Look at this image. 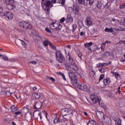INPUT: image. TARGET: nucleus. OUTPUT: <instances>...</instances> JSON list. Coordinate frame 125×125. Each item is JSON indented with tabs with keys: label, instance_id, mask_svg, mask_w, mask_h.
<instances>
[{
	"label": "nucleus",
	"instance_id": "nucleus-1",
	"mask_svg": "<svg viewBox=\"0 0 125 125\" xmlns=\"http://www.w3.org/2000/svg\"><path fill=\"white\" fill-rule=\"evenodd\" d=\"M64 66L66 67L67 71H69L68 73L69 77L72 82V84L76 85L77 83V80L78 79V71H79V67L77 65V63L73 64H70L68 63H64Z\"/></svg>",
	"mask_w": 125,
	"mask_h": 125
},
{
	"label": "nucleus",
	"instance_id": "nucleus-2",
	"mask_svg": "<svg viewBox=\"0 0 125 125\" xmlns=\"http://www.w3.org/2000/svg\"><path fill=\"white\" fill-rule=\"evenodd\" d=\"M90 98L91 99L92 101H93V103L94 104H98L100 105V107L103 108L104 110H107V106L102 101H101V99H99L98 97H96L95 95H91L90 96Z\"/></svg>",
	"mask_w": 125,
	"mask_h": 125
},
{
	"label": "nucleus",
	"instance_id": "nucleus-3",
	"mask_svg": "<svg viewBox=\"0 0 125 125\" xmlns=\"http://www.w3.org/2000/svg\"><path fill=\"white\" fill-rule=\"evenodd\" d=\"M73 113H75V109H72L71 108H65L61 110V114L62 117L65 116H68V115H73Z\"/></svg>",
	"mask_w": 125,
	"mask_h": 125
},
{
	"label": "nucleus",
	"instance_id": "nucleus-4",
	"mask_svg": "<svg viewBox=\"0 0 125 125\" xmlns=\"http://www.w3.org/2000/svg\"><path fill=\"white\" fill-rule=\"evenodd\" d=\"M20 26L21 28L25 29L26 30H31L33 28V25L29 22H26L24 21H21L20 23Z\"/></svg>",
	"mask_w": 125,
	"mask_h": 125
},
{
	"label": "nucleus",
	"instance_id": "nucleus-5",
	"mask_svg": "<svg viewBox=\"0 0 125 125\" xmlns=\"http://www.w3.org/2000/svg\"><path fill=\"white\" fill-rule=\"evenodd\" d=\"M56 59L59 63H63L65 61V57L63 56L61 52L58 50L56 51Z\"/></svg>",
	"mask_w": 125,
	"mask_h": 125
},
{
	"label": "nucleus",
	"instance_id": "nucleus-6",
	"mask_svg": "<svg viewBox=\"0 0 125 125\" xmlns=\"http://www.w3.org/2000/svg\"><path fill=\"white\" fill-rule=\"evenodd\" d=\"M6 3V7L9 10H12L13 8H15V4L13 0H5Z\"/></svg>",
	"mask_w": 125,
	"mask_h": 125
},
{
	"label": "nucleus",
	"instance_id": "nucleus-7",
	"mask_svg": "<svg viewBox=\"0 0 125 125\" xmlns=\"http://www.w3.org/2000/svg\"><path fill=\"white\" fill-rule=\"evenodd\" d=\"M77 83L76 85L73 84V85H75L76 86H77L78 88L80 89V90H83V91H87L88 90V88L87 87V85L83 84V83H78V79H77Z\"/></svg>",
	"mask_w": 125,
	"mask_h": 125
},
{
	"label": "nucleus",
	"instance_id": "nucleus-8",
	"mask_svg": "<svg viewBox=\"0 0 125 125\" xmlns=\"http://www.w3.org/2000/svg\"><path fill=\"white\" fill-rule=\"evenodd\" d=\"M96 115L98 119L99 120H102L103 121H105V115L104 114V113L101 111H98L96 113Z\"/></svg>",
	"mask_w": 125,
	"mask_h": 125
},
{
	"label": "nucleus",
	"instance_id": "nucleus-9",
	"mask_svg": "<svg viewBox=\"0 0 125 125\" xmlns=\"http://www.w3.org/2000/svg\"><path fill=\"white\" fill-rule=\"evenodd\" d=\"M51 26H53L56 31H60V30L62 29V25L61 24H57L56 22L51 23Z\"/></svg>",
	"mask_w": 125,
	"mask_h": 125
},
{
	"label": "nucleus",
	"instance_id": "nucleus-10",
	"mask_svg": "<svg viewBox=\"0 0 125 125\" xmlns=\"http://www.w3.org/2000/svg\"><path fill=\"white\" fill-rule=\"evenodd\" d=\"M33 117L36 120H38V119H39V117H40L41 120H42V112H40L39 110H36L34 111L33 114Z\"/></svg>",
	"mask_w": 125,
	"mask_h": 125
},
{
	"label": "nucleus",
	"instance_id": "nucleus-11",
	"mask_svg": "<svg viewBox=\"0 0 125 125\" xmlns=\"http://www.w3.org/2000/svg\"><path fill=\"white\" fill-rule=\"evenodd\" d=\"M72 11L74 14L79 15L80 13V7L77 5H75L73 6Z\"/></svg>",
	"mask_w": 125,
	"mask_h": 125
},
{
	"label": "nucleus",
	"instance_id": "nucleus-12",
	"mask_svg": "<svg viewBox=\"0 0 125 125\" xmlns=\"http://www.w3.org/2000/svg\"><path fill=\"white\" fill-rule=\"evenodd\" d=\"M66 58H67V59H68L70 62V63L68 64H70V65L76 64V61L74 60V59H73V58H72L71 56H70V53L68 54V55L66 56Z\"/></svg>",
	"mask_w": 125,
	"mask_h": 125
},
{
	"label": "nucleus",
	"instance_id": "nucleus-13",
	"mask_svg": "<svg viewBox=\"0 0 125 125\" xmlns=\"http://www.w3.org/2000/svg\"><path fill=\"white\" fill-rule=\"evenodd\" d=\"M5 16H6L9 20H12L13 18V14L11 12H7L5 14Z\"/></svg>",
	"mask_w": 125,
	"mask_h": 125
},
{
	"label": "nucleus",
	"instance_id": "nucleus-14",
	"mask_svg": "<svg viewBox=\"0 0 125 125\" xmlns=\"http://www.w3.org/2000/svg\"><path fill=\"white\" fill-rule=\"evenodd\" d=\"M42 106V103L38 102L35 104L34 108L35 109H40Z\"/></svg>",
	"mask_w": 125,
	"mask_h": 125
},
{
	"label": "nucleus",
	"instance_id": "nucleus-15",
	"mask_svg": "<svg viewBox=\"0 0 125 125\" xmlns=\"http://www.w3.org/2000/svg\"><path fill=\"white\" fill-rule=\"evenodd\" d=\"M103 83H104V85H105V86L109 85V84H110V83H111V80H110V78L109 77H107L104 79Z\"/></svg>",
	"mask_w": 125,
	"mask_h": 125
},
{
	"label": "nucleus",
	"instance_id": "nucleus-16",
	"mask_svg": "<svg viewBox=\"0 0 125 125\" xmlns=\"http://www.w3.org/2000/svg\"><path fill=\"white\" fill-rule=\"evenodd\" d=\"M73 18L70 16V15L68 14L67 16V18L65 19V21L66 23H69L70 22V23H73Z\"/></svg>",
	"mask_w": 125,
	"mask_h": 125
},
{
	"label": "nucleus",
	"instance_id": "nucleus-17",
	"mask_svg": "<svg viewBox=\"0 0 125 125\" xmlns=\"http://www.w3.org/2000/svg\"><path fill=\"white\" fill-rule=\"evenodd\" d=\"M85 22L86 23V25L87 26H90L91 24H92V21H91V20L90 19V18L87 17L85 19Z\"/></svg>",
	"mask_w": 125,
	"mask_h": 125
},
{
	"label": "nucleus",
	"instance_id": "nucleus-18",
	"mask_svg": "<svg viewBox=\"0 0 125 125\" xmlns=\"http://www.w3.org/2000/svg\"><path fill=\"white\" fill-rule=\"evenodd\" d=\"M105 124H106L107 125H112V120L110 118L107 117L105 118Z\"/></svg>",
	"mask_w": 125,
	"mask_h": 125
},
{
	"label": "nucleus",
	"instance_id": "nucleus-19",
	"mask_svg": "<svg viewBox=\"0 0 125 125\" xmlns=\"http://www.w3.org/2000/svg\"><path fill=\"white\" fill-rule=\"evenodd\" d=\"M45 6L46 8H49V6L50 7H52V6H53V5L52 4V3L51 2V1H47L46 4H45Z\"/></svg>",
	"mask_w": 125,
	"mask_h": 125
},
{
	"label": "nucleus",
	"instance_id": "nucleus-20",
	"mask_svg": "<svg viewBox=\"0 0 125 125\" xmlns=\"http://www.w3.org/2000/svg\"><path fill=\"white\" fill-rule=\"evenodd\" d=\"M34 96L35 97L36 99H40V98H42V95L37 93H34Z\"/></svg>",
	"mask_w": 125,
	"mask_h": 125
},
{
	"label": "nucleus",
	"instance_id": "nucleus-21",
	"mask_svg": "<svg viewBox=\"0 0 125 125\" xmlns=\"http://www.w3.org/2000/svg\"><path fill=\"white\" fill-rule=\"evenodd\" d=\"M111 74H112V75H114L116 79H118L119 78H120V74L118 72H115L114 71H111Z\"/></svg>",
	"mask_w": 125,
	"mask_h": 125
},
{
	"label": "nucleus",
	"instance_id": "nucleus-22",
	"mask_svg": "<svg viewBox=\"0 0 125 125\" xmlns=\"http://www.w3.org/2000/svg\"><path fill=\"white\" fill-rule=\"evenodd\" d=\"M104 32H107V33H113L114 32V30L113 28H108V27H106L104 29Z\"/></svg>",
	"mask_w": 125,
	"mask_h": 125
},
{
	"label": "nucleus",
	"instance_id": "nucleus-23",
	"mask_svg": "<svg viewBox=\"0 0 125 125\" xmlns=\"http://www.w3.org/2000/svg\"><path fill=\"white\" fill-rule=\"evenodd\" d=\"M63 117V121H64V122H66L67 121H70V120H71V117L70 116L66 115Z\"/></svg>",
	"mask_w": 125,
	"mask_h": 125
},
{
	"label": "nucleus",
	"instance_id": "nucleus-24",
	"mask_svg": "<svg viewBox=\"0 0 125 125\" xmlns=\"http://www.w3.org/2000/svg\"><path fill=\"white\" fill-rule=\"evenodd\" d=\"M78 26H79L80 29H82V28H83V21H78Z\"/></svg>",
	"mask_w": 125,
	"mask_h": 125
},
{
	"label": "nucleus",
	"instance_id": "nucleus-25",
	"mask_svg": "<svg viewBox=\"0 0 125 125\" xmlns=\"http://www.w3.org/2000/svg\"><path fill=\"white\" fill-rule=\"evenodd\" d=\"M116 125H121L122 120L121 119H116L115 120Z\"/></svg>",
	"mask_w": 125,
	"mask_h": 125
},
{
	"label": "nucleus",
	"instance_id": "nucleus-26",
	"mask_svg": "<svg viewBox=\"0 0 125 125\" xmlns=\"http://www.w3.org/2000/svg\"><path fill=\"white\" fill-rule=\"evenodd\" d=\"M78 2L80 4H82V5H85V1L84 0H78Z\"/></svg>",
	"mask_w": 125,
	"mask_h": 125
},
{
	"label": "nucleus",
	"instance_id": "nucleus-27",
	"mask_svg": "<svg viewBox=\"0 0 125 125\" xmlns=\"http://www.w3.org/2000/svg\"><path fill=\"white\" fill-rule=\"evenodd\" d=\"M92 45V42H90L88 43H85L84 44V47L85 48H86L87 47H89V46H91Z\"/></svg>",
	"mask_w": 125,
	"mask_h": 125
},
{
	"label": "nucleus",
	"instance_id": "nucleus-28",
	"mask_svg": "<svg viewBox=\"0 0 125 125\" xmlns=\"http://www.w3.org/2000/svg\"><path fill=\"white\" fill-rule=\"evenodd\" d=\"M49 46H50V47H51V48L52 49H53L54 50H56V46H55L54 45H53L52 43H49Z\"/></svg>",
	"mask_w": 125,
	"mask_h": 125
},
{
	"label": "nucleus",
	"instance_id": "nucleus-29",
	"mask_svg": "<svg viewBox=\"0 0 125 125\" xmlns=\"http://www.w3.org/2000/svg\"><path fill=\"white\" fill-rule=\"evenodd\" d=\"M58 123H60V119L59 118H56V119L54 120V124L56 125V124H58Z\"/></svg>",
	"mask_w": 125,
	"mask_h": 125
},
{
	"label": "nucleus",
	"instance_id": "nucleus-30",
	"mask_svg": "<svg viewBox=\"0 0 125 125\" xmlns=\"http://www.w3.org/2000/svg\"><path fill=\"white\" fill-rule=\"evenodd\" d=\"M66 0H59L58 2V3H61L62 5H64L65 4V2Z\"/></svg>",
	"mask_w": 125,
	"mask_h": 125
},
{
	"label": "nucleus",
	"instance_id": "nucleus-31",
	"mask_svg": "<svg viewBox=\"0 0 125 125\" xmlns=\"http://www.w3.org/2000/svg\"><path fill=\"white\" fill-rule=\"evenodd\" d=\"M46 80H50V81H51V82H55V79L53 77H50L46 76Z\"/></svg>",
	"mask_w": 125,
	"mask_h": 125
},
{
	"label": "nucleus",
	"instance_id": "nucleus-32",
	"mask_svg": "<svg viewBox=\"0 0 125 125\" xmlns=\"http://www.w3.org/2000/svg\"><path fill=\"white\" fill-rule=\"evenodd\" d=\"M105 46H106V45L105 44V43L102 44V46L101 47L102 51L104 52L105 51Z\"/></svg>",
	"mask_w": 125,
	"mask_h": 125
},
{
	"label": "nucleus",
	"instance_id": "nucleus-33",
	"mask_svg": "<svg viewBox=\"0 0 125 125\" xmlns=\"http://www.w3.org/2000/svg\"><path fill=\"white\" fill-rule=\"evenodd\" d=\"M106 67H102L100 69L99 71L101 73H105V72H106Z\"/></svg>",
	"mask_w": 125,
	"mask_h": 125
},
{
	"label": "nucleus",
	"instance_id": "nucleus-34",
	"mask_svg": "<svg viewBox=\"0 0 125 125\" xmlns=\"http://www.w3.org/2000/svg\"><path fill=\"white\" fill-rule=\"evenodd\" d=\"M110 54H111V53L110 52H105L104 53V56H106V57H108V56H110Z\"/></svg>",
	"mask_w": 125,
	"mask_h": 125
},
{
	"label": "nucleus",
	"instance_id": "nucleus-35",
	"mask_svg": "<svg viewBox=\"0 0 125 125\" xmlns=\"http://www.w3.org/2000/svg\"><path fill=\"white\" fill-rule=\"evenodd\" d=\"M49 43H51V42H49V41H48L43 42V44L45 46H47L48 45V44H49Z\"/></svg>",
	"mask_w": 125,
	"mask_h": 125
},
{
	"label": "nucleus",
	"instance_id": "nucleus-36",
	"mask_svg": "<svg viewBox=\"0 0 125 125\" xmlns=\"http://www.w3.org/2000/svg\"><path fill=\"white\" fill-rule=\"evenodd\" d=\"M97 7L99 9H100L101 7H102V3L100 2H98V3L97 4Z\"/></svg>",
	"mask_w": 125,
	"mask_h": 125
},
{
	"label": "nucleus",
	"instance_id": "nucleus-37",
	"mask_svg": "<svg viewBox=\"0 0 125 125\" xmlns=\"http://www.w3.org/2000/svg\"><path fill=\"white\" fill-rule=\"evenodd\" d=\"M72 28H73L72 32L73 33H75V31H76V29H77V25L75 24H73L72 25Z\"/></svg>",
	"mask_w": 125,
	"mask_h": 125
},
{
	"label": "nucleus",
	"instance_id": "nucleus-38",
	"mask_svg": "<svg viewBox=\"0 0 125 125\" xmlns=\"http://www.w3.org/2000/svg\"><path fill=\"white\" fill-rule=\"evenodd\" d=\"M105 75H104V74H101L100 75V78L99 79V82H100V81H101L102 80H103V79L104 78Z\"/></svg>",
	"mask_w": 125,
	"mask_h": 125
},
{
	"label": "nucleus",
	"instance_id": "nucleus-39",
	"mask_svg": "<svg viewBox=\"0 0 125 125\" xmlns=\"http://www.w3.org/2000/svg\"><path fill=\"white\" fill-rule=\"evenodd\" d=\"M89 122H90V124L92 125H96V123L94 120H90Z\"/></svg>",
	"mask_w": 125,
	"mask_h": 125
},
{
	"label": "nucleus",
	"instance_id": "nucleus-40",
	"mask_svg": "<svg viewBox=\"0 0 125 125\" xmlns=\"http://www.w3.org/2000/svg\"><path fill=\"white\" fill-rule=\"evenodd\" d=\"M2 59L3 60H5V61H7V60H8V58H7V57L5 55H2Z\"/></svg>",
	"mask_w": 125,
	"mask_h": 125
},
{
	"label": "nucleus",
	"instance_id": "nucleus-41",
	"mask_svg": "<svg viewBox=\"0 0 125 125\" xmlns=\"http://www.w3.org/2000/svg\"><path fill=\"white\" fill-rule=\"evenodd\" d=\"M65 21H66V19L64 17L61 18L60 20V23H63Z\"/></svg>",
	"mask_w": 125,
	"mask_h": 125
},
{
	"label": "nucleus",
	"instance_id": "nucleus-42",
	"mask_svg": "<svg viewBox=\"0 0 125 125\" xmlns=\"http://www.w3.org/2000/svg\"><path fill=\"white\" fill-rule=\"evenodd\" d=\"M89 1V5H91L93 4V2H94V0H88Z\"/></svg>",
	"mask_w": 125,
	"mask_h": 125
},
{
	"label": "nucleus",
	"instance_id": "nucleus-43",
	"mask_svg": "<svg viewBox=\"0 0 125 125\" xmlns=\"http://www.w3.org/2000/svg\"><path fill=\"white\" fill-rule=\"evenodd\" d=\"M44 10L46 11V14H49V11L50 10L49 8H46V9H44Z\"/></svg>",
	"mask_w": 125,
	"mask_h": 125
},
{
	"label": "nucleus",
	"instance_id": "nucleus-44",
	"mask_svg": "<svg viewBox=\"0 0 125 125\" xmlns=\"http://www.w3.org/2000/svg\"><path fill=\"white\" fill-rule=\"evenodd\" d=\"M116 31H124V29L122 28V27L114 28Z\"/></svg>",
	"mask_w": 125,
	"mask_h": 125
},
{
	"label": "nucleus",
	"instance_id": "nucleus-45",
	"mask_svg": "<svg viewBox=\"0 0 125 125\" xmlns=\"http://www.w3.org/2000/svg\"><path fill=\"white\" fill-rule=\"evenodd\" d=\"M120 8H121L122 9L125 8V2L124 3H123V4H122L121 5H120Z\"/></svg>",
	"mask_w": 125,
	"mask_h": 125
},
{
	"label": "nucleus",
	"instance_id": "nucleus-46",
	"mask_svg": "<svg viewBox=\"0 0 125 125\" xmlns=\"http://www.w3.org/2000/svg\"><path fill=\"white\" fill-rule=\"evenodd\" d=\"M45 31H46L47 33H52V32H51V30H50V29H49V28L47 27L45 28Z\"/></svg>",
	"mask_w": 125,
	"mask_h": 125
},
{
	"label": "nucleus",
	"instance_id": "nucleus-47",
	"mask_svg": "<svg viewBox=\"0 0 125 125\" xmlns=\"http://www.w3.org/2000/svg\"><path fill=\"white\" fill-rule=\"evenodd\" d=\"M21 44L22 45H23L24 46H26V43H25V42L22 41V40H21Z\"/></svg>",
	"mask_w": 125,
	"mask_h": 125
},
{
	"label": "nucleus",
	"instance_id": "nucleus-48",
	"mask_svg": "<svg viewBox=\"0 0 125 125\" xmlns=\"http://www.w3.org/2000/svg\"><path fill=\"white\" fill-rule=\"evenodd\" d=\"M15 114L16 116H18V115H20L21 114V111H18L15 112Z\"/></svg>",
	"mask_w": 125,
	"mask_h": 125
},
{
	"label": "nucleus",
	"instance_id": "nucleus-49",
	"mask_svg": "<svg viewBox=\"0 0 125 125\" xmlns=\"http://www.w3.org/2000/svg\"><path fill=\"white\" fill-rule=\"evenodd\" d=\"M30 63H32V64H33V65H36V64H37V62H36V61H30Z\"/></svg>",
	"mask_w": 125,
	"mask_h": 125
},
{
	"label": "nucleus",
	"instance_id": "nucleus-50",
	"mask_svg": "<svg viewBox=\"0 0 125 125\" xmlns=\"http://www.w3.org/2000/svg\"><path fill=\"white\" fill-rule=\"evenodd\" d=\"M3 8L0 7V12L1 13V12H3Z\"/></svg>",
	"mask_w": 125,
	"mask_h": 125
},
{
	"label": "nucleus",
	"instance_id": "nucleus-51",
	"mask_svg": "<svg viewBox=\"0 0 125 125\" xmlns=\"http://www.w3.org/2000/svg\"><path fill=\"white\" fill-rule=\"evenodd\" d=\"M51 2L52 3H56V0H51Z\"/></svg>",
	"mask_w": 125,
	"mask_h": 125
},
{
	"label": "nucleus",
	"instance_id": "nucleus-52",
	"mask_svg": "<svg viewBox=\"0 0 125 125\" xmlns=\"http://www.w3.org/2000/svg\"><path fill=\"white\" fill-rule=\"evenodd\" d=\"M103 65H104V67H105V66H108V65H109V63H103Z\"/></svg>",
	"mask_w": 125,
	"mask_h": 125
},
{
	"label": "nucleus",
	"instance_id": "nucleus-53",
	"mask_svg": "<svg viewBox=\"0 0 125 125\" xmlns=\"http://www.w3.org/2000/svg\"><path fill=\"white\" fill-rule=\"evenodd\" d=\"M82 56H83V54H82V53H79L78 54V57H79L80 58H82Z\"/></svg>",
	"mask_w": 125,
	"mask_h": 125
},
{
	"label": "nucleus",
	"instance_id": "nucleus-54",
	"mask_svg": "<svg viewBox=\"0 0 125 125\" xmlns=\"http://www.w3.org/2000/svg\"><path fill=\"white\" fill-rule=\"evenodd\" d=\"M37 89H38V88H37L36 86L33 87V90H34V91L37 90Z\"/></svg>",
	"mask_w": 125,
	"mask_h": 125
},
{
	"label": "nucleus",
	"instance_id": "nucleus-55",
	"mask_svg": "<svg viewBox=\"0 0 125 125\" xmlns=\"http://www.w3.org/2000/svg\"><path fill=\"white\" fill-rule=\"evenodd\" d=\"M104 43L105 45H106V43H111V42L106 41H105Z\"/></svg>",
	"mask_w": 125,
	"mask_h": 125
},
{
	"label": "nucleus",
	"instance_id": "nucleus-56",
	"mask_svg": "<svg viewBox=\"0 0 125 125\" xmlns=\"http://www.w3.org/2000/svg\"><path fill=\"white\" fill-rule=\"evenodd\" d=\"M59 74L60 75V76H61L62 77V76H64V74L61 73V72H60L59 73Z\"/></svg>",
	"mask_w": 125,
	"mask_h": 125
},
{
	"label": "nucleus",
	"instance_id": "nucleus-57",
	"mask_svg": "<svg viewBox=\"0 0 125 125\" xmlns=\"http://www.w3.org/2000/svg\"><path fill=\"white\" fill-rule=\"evenodd\" d=\"M84 35V33L83 32H81L80 33V36H83Z\"/></svg>",
	"mask_w": 125,
	"mask_h": 125
},
{
	"label": "nucleus",
	"instance_id": "nucleus-58",
	"mask_svg": "<svg viewBox=\"0 0 125 125\" xmlns=\"http://www.w3.org/2000/svg\"><path fill=\"white\" fill-rule=\"evenodd\" d=\"M100 65H101V67H102V68L104 67V65L103 64V63H100Z\"/></svg>",
	"mask_w": 125,
	"mask_h": 125
},
{
	"label": "nucleus",
	"instance_id": "nucleus-59",
	"mask_svg": "<svg viewBox=\"0 0 125 125\" xmlns=\"http://www.w3.org/2000/svg\"><path fill=\"white\" fill-rule=\"evenodd\" d=\"M62 79L66 81V78H65V75L63 74V76H62Z\"/></svg>",
	"mask_w": 125,
	"mask_h": 125
},
{
	"label": "nucleus",
	"instance_id": "nucleus-60",
	"mask_svg": "<svg viewBox=\"0 0 125 125\" xmlns=\"http://www.w3.org/2000/svg\"><path fill=\"white\" fill-rule=\"evenodd\" d=\"M83 114L84 115H85V116H88V114H87V113H86V112H84Z\"/></svg>",
	"mask_w": 125,
	"mask_h": 125
},
{
	"label": "nucleus",
	"instance_id": "nucleus-61",
	"mask_svg": "<svg viewBox=\"0 0 125 125\" xmlns=\"http://www.w3.org/2000/svg\"><path fill=\"white\" fill-rule=\"evenodd\" d=\"M67 48H69V49H71V46L70 45H68L67 46Z\"/></svg>",
	"mask_w": 125,
	"mask_h": 125
},
{
	"label": "nucleus",
	"instance_id": "nucleus-62",
	"mask_svg": "<svg viewBox=\"0 0 125 125\" xmlns=\"http://www.w3.org/2000/svg\"><path fill=\"white\" fill-rule=\"evenodd\" d=\"M12 125H16V124L15 123V122H12Z\"/></svg>",
	"mask_w": 125,
	"mask_h": 125
},
{
	"label": "nucleus",
	"instance_id": "nucleus-63",
	"mask_svg": "<svg viewBox=\"0 0 125 125\" xmlns=\"http://www.w3.org/2000/svg\"><path fill=\"white\" fill-rule=\"evenodd\" d=\"M121 62H122V63H123V62H125V60H121Z\"/></svg>",
	"mask_w": 125,
	"mask_h": 125
},
{
	"label": "nucleus",
	"instance_id": "nucleus-64",
	"mask_svg": "<svg viewBox=\"0 0 125 125\" xmlns=\"http://www.w3.org/2000/svg\"><path fill=\"white\" fill-rule=\"evenodd\" d=\"M87 125H92L89 122L87 124Z\"/></svg>",
	"mask_w": 125,
	"mask_h": 125
}]
</instances>
